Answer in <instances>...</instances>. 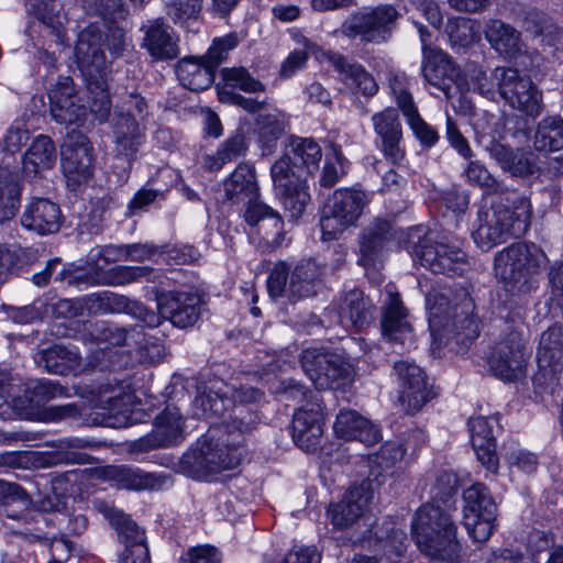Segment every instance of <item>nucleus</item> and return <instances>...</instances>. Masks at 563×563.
<instances>
[{"label": "nucleus", "instance_id": "obj_57", "mask_svg": "<svg viewBox=\"0 0 563 563\" xmlns=\"http://www.w3.org/2000/svg\"><path fill=\"white\" fill-rule=\"evenodd\" d=\"M389 88L395 98L398 109L401 111L406 121L419 114L418 108L409 91L407 78L401 75H391L388 79Z\"/></svg>", "mask_w": 563, "mask_h": 563}, {"label": "nucleus", "instance_id": "obj_2", "mask_svg": "<svg viewBox=\"0 0 563 563\" xmlns=\"http://www.w3.org/2000/svg\"><path fill=\"white\" fill-rule=\"evenodd\" d=\"M432 344L438 349L455 344L467 347L479 334L475 303L463 287L427 297Z\"/></svg>", "mask_w": 563, "mask_h": 563}, {"label": "nucleus", "instance_id": "obj_21", "mask_svg": "<svg viewBox=\"0 0 563 563\" xmlns=\"http://www.w3.org/2000/svg\"><path fill=\"white\" fill-rule=\"evenodd\" d=\"M373 498V488L369 481L353 485L336 504H331L328 515L332 525L344 529L355 523L365 512Z\"/></svg>", "mask_w": 563, "mask_h": 563}, {"label": "nucleus", "instance_id": "obj_4", "mask_svg": "<svg viewBox=\"0 0 563 563\" xmlns=\"http://www.w3.org/2000/svg\"><path fill=\"white\" fill-rule=\"evenodd\" d=\"M264 397V393L253 386H241L228 391L217 388L214 384L197 387V396L192 401V413L198 419L219 418L229 432L241 433L251 431L258 422L256 411L247 405L257 404Z\"/></svg>", "mask_w": 563, "mask_h": 563}, {"label": "nucleus", "instance_id": "obj_35", "mask_svg": "<svg viewBox=\"0 0 563 563\" xmlns=\"http://www.w3.org/2000/svg\"><path fill=\"white\" fill-rule=\"evenodd\" d=\"M335 434L343 440H357L372 445L379 439L378 429L354 410H340L333 426Z\"/></svg>", "mask_w": 563, "mask_h": 563}, {"label": "nucleus", "instance_id": "obj_58", "mask_svg": "<svg viewBox=\"0 0 563 563\" xmlns=\"http://www.w3.org/2000/svg\"><path fill=\"white\" fill-rule=\"evenodd\" d=\"M146 280L148 283H155L156 275L154 269L148 266H115L110 271V284L111 285H126Z\"/></svg>", "mask_w": 563, "mask_h": 563}, {"label": "nucleus", "instance_id": "obj_16", "mask_svg": "<svg viewBox=\"0 0 563 563\" xmlns=\"http://www.w3.org/2000/svg\"><path fill=\"white\" fill-rule=\"evenodd\" d=\"M418 30L423 53L421 73L430 85L442 91L446 99H450L459 90L461 69L445 52L427 44V36H430V33L423 25L419 24Z\"/></svg>", "mask_w": 563, "mask_h": 563}, {"label": "nucleus", "instance_id": "obj_64", "mask_svg": "<svg viewBox=\"0 0 563 563\" xmlns=\"http://www.w3.org/2000/svg\"><path fill=\"white\" fill-rule=\"evenodd\" d=\"M166 7L167 14L175 23L186 22L199 16L203 0H169Z\"/></svg>", "mask_w": 563, "mask_h": 563}, {"label": "nucleus", "instance_id": "obj_36", "mask_svg": "<svg viewBox=\"0 0 563 563\" xmlns=\"http://www.w3.org/2000/svg\"><path fill=\"white\" fill-rule=\"evenodd\" d=\"M134 395L128 384L106 383L98 388L97 407L106 411L108 418L124 420L131 412Z\"/></svg>", "mask_w": 563, "mask_h": 563}, {"label": "nucleus", "instance_id": "obj_53", "mask_svg": "<svg viewBox=\"0 0 563 563\" xmlns=\"http://www.w3.org/2000/svg\"><path fill=\"white\" fill-rule=\"evenodd\" d=\"M60 312L68 316H76L78 309L88 314H107V295L106 291L86 295L76 301L60 300L57 305Z\"/></svg>", "mask_w": 563, "mask_h": 563}, {"label": "nucleus", "instance_id": "obj_47", "mask_svg": "<svg viewBox=\"0 0 563 563\" xmlns=\"http://www.w3.org/2000/svg\"><path fill=\"white\" fill-rule=\"evenodd\" d=\"M134 328L120 327L111 321L95 320L85 323V333L91 341L112 346H123L128 343V334Z\"/></svg>", "mask_w": 563, "mask_h": 563}, {"label": "nucleus", "instance_id": "obj_6", "mask_svg": "<svg viewBox=\"0 0 563 563\" xmlns=\"http://www.w3.org/2000/svg\"><path fill=\"white\" fill-rule=\"evenodd\" d=\"M545 262L547 255L539 246L516 242L495 255V273L508 294L525 297L538 288Z\"/></svg>", "mask_w": 563, "mask_h": 563}, {"label": "nucleus", "instance_id": "obj_33", "mask_svg": "<svg viewBox=\"0 0 563 563\" xmlns=\"http://www.w3.org/2000/svg\"><path fill=\"white\" fill-rule=\"evenodd\" d=\"M387 299L382 317L383 334L390 342L404 344L411 334V324L407 320V310L394 285L386 286Z\"/></svg>", "mask_w": 563, "mask_h": 563}, {"label": "nucleus", "instance_id": "obj_48", "mask_svg": "<svg viewBox=\"0 0 563 563\" xmlns=\"http://www.w3.org/2000/svg\"><path fill=\"white\" fill-rule=\"evenodd\" d=\"M463 517L497 514V506L488 488L482 483H475L466 488L463 493Z\"/></svg>", "mask_w": 563, "mask_h": 563}, {"label": "nucleus", "instance_id": "obj_55", "mask_svg": "<svg viewBox=\"0 0 563 563\" xmlns=\"http://www.w3.org/2000/svg\"><path fill=\"white\" fill-rule=\"evenodd\" d=\"M79 5L91 15L102 18L115 24L118 20H123L126 15V10L122 0H76Z\"/></svg>", "mask_w": 563, "mask_h": 563}, {"label": "nucleus", "instance_id": "obj_23", "mask_svg": "<svg viewBox=\"0 0 563 563\" xmlns=\"http://www.w3.org/2000/svg\"><path fill=\"white\" fill-rule=\"evenodd\" d=\"M183 416L178 407L167 406L154 420L151 433L137 440L134 446L139 451H151L170 446L183 440Z\"/></svg>", "mask_w": 563, "mask_h": 563}, {"label": "nucleus", "instance_id": "obj_17", "mask_svg": "<svg viewBox=\"0 0 563 563\" xmlns=\"http://www.w3.org/2000/svg\"><path fill=\"white\" fill-rule=\"evenodd\" d=\"M398 378V399L407 415H416L435 397L426 372L416 363L399 361L394 364Z\"/></svg>", "mask_w": 563, "mask_h": 563}, {"label": "nucleus", "instance_id": "obj_31", "mask_svg": "<svg viewBox=\"0 0 563 563\" xmlns=\"http://www.w3.org/2000/svg\"><path fill=\"white\" fill-rule=\"evenodd\" d=\"M242 216L247 225L257 227L258 232L264 230V239L275 247L284 241V222L280 214L258 197L245 202Z\"/></svg>", "mask_w": 563, "mask_h": 563}, {"label": "nucleus", "instance_id": "obj_40", "mask_svg": "<svg viewBox=\"0 0 563 563\" xmlns=\"http://www.w3.org/2000/svg\"><path fill=\"white\" fill-rule=\"evenodd\" d=\"M484 148L503 170L509 172L514 176H526L533 173L532 163L528 157L514 151L510 146L500 141L489 139L485 142Z\"/></svg>", "mask_w": 563, "mask_h": 563}, {"label": "nucleus", "instance_id": "obj_19", "mask_svg": "<svg viewBox=\"0 0 563 563\" xmlns=\"http://www.w3.org/2000/svg\"><path fill=\"white\" fill-rule=\"evenodd\" d=\"M539 371L534 384L554 391L563 372V327L554 324L542 332L537 350Z\"/></svg>", "mask_w": 563, "mask_h": 563}, {"label": "nucleus", "instance_id": "obj_15", "mask_svg": "<svg viewBox=\"0 0 563 563\" xmlns=\"http://www.w3.org/2000/svg\"><path fill=\"white\" fill-rule=\"evenodd\" d=\"M98 509L118 532V538L125 549L119 563H151L144 531L123 511L104 500H96Z\"/></svg>", "mask_w": 563, "mask_h": 563}, {"label": "nucleus", "instance_id": "obj_8", "mask_svg": "<svg viewBox=\"0 0 563 563\" xmlns=\"http://www.w3.org/2000/svg\"><path fill=\"white\" fill-rule=\"evenodd\" d=\"M404 245L415 262L434 274L454 276L466 269V253L453 242L434 240L423 227L411 228Z\"/></svg>", "mask_w": 563, "mask_h": 563}, {"label": "nucleus", "instance_id": "obj_25", "mask_svg": "<svg viewBox=\"0 0 563 563\" xmlns=\"http://www.w3.org/2000/svg\"><path fill=\"white\" fill-rule=\"evenodd\" d=\"M63 223L59 206L42 197L31 198L24 206L21 216V225L38 235L55 234Z\"/></svg>", "mask_w": 563, "mask_h": 563}, {"label": "nucleus", "instance_id": "obj_14", "mask_svg": "<svg viewBox=\"0 0 563 563\" xmlns=\"http://www.w3.org/2000/svg\"><path fill=\"white\" fill-rule=\"evenodd\" d=\"M398 18L399 13L393 5L355 12L343 22L342 33L349 37H360L362 42L380 44L391 36Z\"/></svg>", "mask_w": 563, "mask_h": 563}, {"label": "nucleus", "instance_id": "obj_1", "mask_svg": "<svg viewBox=\"0 0 563 563\" xmlns=\"http://www.w3.org/2000/svg\"><path fill=\"white\" fill-rule=\"evenodd\" d=\"M321 158L322 150L313 139L291 136L286 154L271 167L274 187L290 220L299 219L310 201L302 173L314 174Z\"/></svg>", "mask_w": 563, "mask_h": 563}, {"label": "nucleus", "instance_id": "obj_49", "mask_svg": "<svg viewBox=\"0 0 563 563\" xmlns=\"http://www.w3.org/2000/svg\"><path fill=\"white\" fill-rule=\"evenodd\" d=\"M263 154H271L277 140L285 133V115L282 113L260 114L255 120Z\"/></svg>", "mask_w": 563, "mask_h": 563}, {"label": "nucleus", "instance_id": "obj_24", "mask_svg": "<svg viewBox=\"0 0 563 563\" xmlns=\"http://www.w3.org/2000/svg\"><path fill=\"white\" fill-rule=\"evenodd\" d=\"M323 410L321 401H308L295 413L292 438L305 451H314L323 433Z\"/></svg>", "mask_w": 563, "mask_h": 563}, {"label": "nucleus", "instance_id": "obj_38", "mask_svg": "<svg viewBox=\"0 0 563 563\" xmlns=\"http://www.w3.org/2000/svg\"><path fill=\"white\" fill-rule=\"evenodd\" d=\"M175 73L181 86L192 91L209 88L216 74L202 57L197 56L180 58L175 66Z\"/></svg>", "mask_w": 563, "mask_h": 563}, {"label": "nucleus", "instance_id": "obj_11", "mask_svg": "<svg viewBox=\"0 0 563 563\" xmlns=\"http://www.w3.org/2000/svg\"><path fill=\"white\" fill-rule=\"evenodd\" d=\"M495 80L499 97L512 109L536 118L543 110L542 92L531 78L517 68L496 67Z\"/></svg>", "mask_w": 563, "mask_h": 563}, {"label": "nucleus", "instance_id": "obj_51", "mask_svg": "<svg viewBox=\"0 0 563 563\" xmlns=\"http://www.w3.org/2000/svg\"><path fill=\"white\" fill-rule=\"evenodd\" d=\"M36 10L38 20L54 34L57 41L63 42L65 31L64 24L67 21L62 12V5L56 0H42L31 4Z\"/></svg>", "mask_w": 563, "mask_h": 563}, {"label": "nucleus", "instance_id": "obj_62", "mask_svg": "<svg viewBox=\"0 0 563 563\" xmlns=\"http://www.w3.org/2000/svg\"><path fill=\"white\" fill-rule=\"evenodd\" d=\"M238 36L235 34L216 37L207 53L201 57L216 73V69L228 58L229 52L238 45Z\"/></svg>", "mask_w": 563, "mask_h": 563}, {"label": "nucleus", "instance_id": "obj_60", "mask_svg": "<svg viewBox=\"0 0 563 563\" xmlns=\"http://www.w3.org/2000/svg\"><path fill=\"white\" fill-rule=\"evenodd\" d=\"M465 177L471 185L485 189L488 194L503 190L501 184L477 161L467 164L464 170Z\"/></svg>", "mask_w": 563, "mask_h": 563}, {"label": "nucleus", "instance_id": "obj_13", "mask_svg": "<svg viewBox=\"0 0 563 563\" xmlns=\"http://www.w3.org/2000/svg\"><path fill=\"white\" fill-rule=\"evenodd\" d=\"M366 205V195L357 189H339L323 209L320 219L322 239L330 241L336 239L346 228L354 224Z\"/></svg>", "mask_w": 563, "mask_h": 563}, {"label": "nucleus", "instance_id": "obj_30", "mask_svg": "<svg viewBox=\"0 0 563 563\" xmlns=\"http://www.w3.org/2000/svg\"><path fill=\"white\" fill-rule=\"evenodd\" d=\"M112 129L115 158L130 167L145 141V132L139 120L130 114H117Z\"/></svg>", "mask_w": 563, "mask_h": 563}, {"label": "nucleus", "instance_id": "obj_32", "mask_svg": "<svg viewBox=\"0 0 563 563\" xmlns=\"http://www.w3.org/2000/svg\"><path fill=\"white\" fill-rule=\"evenodd\" d=\"M394 238L393 225L389 221L376 218L363 230L360 238L358 264L367 267L378 263L387 243Z\"/></svg>", "mask_w": 563, "mask_h": 563}, {"label": "nucleus", "instance_id": "obj_22", "mask_svg": "<svg viewBox=\"0 0 563 563\" xmlns=\"http://www.w3.org/2000/svg\"><path fill=\"white\" fill-rule=\"evenodd\" d=\"M375 133L380 139L385 158L394 165H399L406 156L402 147V126L398 109L387 107L372 117Z\"/></svg>", "mask_w": 563, "mask_h": 563}, {"label": "nucleus", "instance_id": "obj_42", "mask_svg": "<svg viewBox=\"0 0 563 563\" xmlns=\"http://www.w3.org/2000/svg\"><path fill=\"white\" fill-rule=\"evenodd\" d=\"M106 295L107 314L126 313L142 321L146 327L156 328L159 325V316L156 311L148 309L142 302L111 291H106Z\"/></svg>", "mask_w": 563, "mask_h": 563}, {"label": "nucleus", "instance_id": "obj_46", "mask_svg": "<svg viewBox=\"0 0 563 563\" xmlns=\"http://www.w3.org/2000/svg\"><path fill=\"white\" fill-rule=\"evenodd\" d=\"M201 444L210 475L224 470L235 468L240 464L241 454L236 448L219 445V442L212 439H205L201 441Z\"/></svg>", "mask_w": 563, "mask_h": 563}, {"label": "nucleus", "instance_id": "obj_34", "mask_svg": "<svg viewBox=\"0 0 563 563\" xmlns=\"http://www.w3.org/2000/svg\"><path fill=\"white\" fill-rule=\"evenodd\" d=\"M223 192L232 203L246 202L260 197L256 172L252 164L242 162L223 181Z\"/></svg>", "mask_w": 563, "mask_h": 563}, {"label": "nucleus", "instance_id": "obj_44", "mask_svg": "<svg viewBox=\"0 0 563 563\" xmlns=\"http://www.w3.org/2000/svg\"><path fill=\"white\" fill-rule=\"evenodd\" d=\"M22 185L15 173L0 166V223L14 218L21 205Z\"/></svg>", "mask_w": 563, "mask_h": 563}, {"label": "nucleus", "instance_id": "obj_39", "mask_svg": "<svg viewBox=\"0 0 563 563\" xmlns=\"http://www.w3.org/2000/svg\"><path fill=\"white\" fill-rule=\"evenodd\" d=\"M486 41L500 55L515 57L521 51L520 33L501 20L490 19L484 27Z\"/></svg>", "mask_w": 563, "mask_h": 563}, {"label": "nucleus", "instance_id": "obj_37", "mask_svg": "<svg viewBox=\"0 0 563 563\" xmlns=\"http://www.w3.org/2000/svg\"><path fill=\"white\" fill-rule=\"evenodd\" d=\"M144 30L143 46L155 59H173L178 55V46L172 29L162 20L150 21Z\"/></svg>", "mask_w": 563, "mask_h": 563}, {"label": "nucleus", "instance_id": "obj_9", "mask_svg": "<svg viewBox=\"0 0 563 563\" xmlns=\"http://www.w3.org/2000/svg\"><path fill=\"white\" fill-rule=\"evenodd\" d=\"M324 267L314 260H301L292 268L278 262L267 278V290L272 298L286 297L290 302L313 297L322 286Z\"/></svg>", "mask_w": 563, "mask_h": 563}, {"label": "nucleus", "instance_id": "obj_5", "mask_svg": "<svg viewBox=\"0 0 563 563\" xmlns=\"http://www.w3.org/2000/svg\"><path fill=\"white\" fill-rule=\"evenodd\" d=\"M411 529L417 547L424 555L442 563L457 559L461 550L457 526L449 511L426 503L417 509Z\"/></svg>", "mask_w": 563, "mask_h": 563}, {"label": "nucleus", "instance_id": "obj_27", "mask_svg": "<svg viewBox=\"0 0 563 563\" xmlns=\"http://www.w3.org/2000/svg\"><path fill=\"white\" fill-rule=\"evenodd\" d=\"M62 167L65 175L76 181L88 180L93 172L92 146L81 133H74L62 148Z\"/></svg>", "mask_w": 563, "mask_h": 563}, {"label": "nucleus", "instance_id": "obj_41", "mask_svg": "<svg viewBox=\"0 0 563 563\" xmlns=\"http://www.w3.org/2000/svg\"><path fill=\"white\" fill-rule=\"evenodd\" d=\"M35 362L51 374L66 375L79 366L80 356L76 350L55 344L38 352Z\"/></svg>", "mask_w": 563, "mask_h": 563}, {"label": "nucleus", "instance_id": "obj_7", "mask_svg": "<svg viewBox=\"0 0 563 563\" xmlns=\"http://www.w3.org/2000/svg\"><path fill=\"white\" fill-rule=\"evenodd\" d=\"M504 318L505 327L487 356V363L494 376L514 382L525 375L531 355L523 336L525 309L518 306Z\"/></svg>", "mask_w": 563, "mask_h": 563}, {"label": "nucleus", "instance_id": "obj_18", "mask_svg": "<svg viewBox=\"0 0 563 563\" xmlns=\"http://www.w3.org/2000/svg\"><path fill=\"white\" fill-rule=\"evenodd\" d=\"M155 300L159 316V325L163 320L179 329L194 327L201 318L202 298L191 290H156Z\"/></svg>", "mask_w": 563, "mask_h": 563}, {"label": "nucleus", "instance_id": "obj_52", "mask_svg": "<svg viewBox=\"0 0 563 563\" xmlns=\"http://www.w3.org/2000/svg\"><path fill=\"white\" fill-rule=\"evenodd\" d=\"M405 448L400 442L388 441L384 443L379 451L371 461V473L378 476L389 473L405 455Z\"/></svg>", "mask_w": 563, "mask_h": 563}, {"label": "nucleus", "instance_id": "obj_29", "mask_svg": "<svg viewBox=\"0 0 563 563\" xmlns=\"http://www.w3.org/2000/svg\"><path fill=\"white\" fill-rule=\"evenodd\" d=\"M333 309L341 324H350L357 330L368 327L374 320L375 306L358 288L342 292L333 301Z\"/></svg>", "mask_w": 563, "mask_h": 563}, {"label": "nucleus", "instance_id": "obj_61", "mask_svg": "<svg viewBox=\"0 0 563 563\" xmlns=\"http://www.w3.org/2000/svg\"><path fill=\"white\" fill-rule=\"evenodd\" d=\"M496 515H471V517H463V526L475 542H486L496 527Z\"/></svg>", "mask_w": 563, "mask_h": 563}, {"label": "nucleus", "instance_id": "obj_12", "mask_svg": "<svg viewBox=\"0 0 563 563\" xmlns=\"http://www.w3.org/2000/svg\"><path fill=\"white\" fill-rule=\"evenodd\" d=\"M300 365L314 387L320 390L339 389L352 379L350 364L341 356L323 349H305L300 354Z\"/></svg>", "mask_w": 563, "mask_h": 563}, {"label": "nucleus", "instance_id": "obj_54", "mask_svg": "<svg viewBox=\"0 0 563 563\" xmlns=\"http://www.w3.org/2000/svg\"><path fill=\"white\" fill-rule=\"evenodd\" d=\"M178 470L189 477L209 481L211 475L201 441H198L195 446L184 453L179 460Z\"/></svg>", "mask_w": 563, "mask_h": 563}, {"label": "nucleus", "instance_id": "obj_63", "mask_svg": "<svg viewBox=\"0 0 563 563\" xmlns=\"http://www.w3.org/2000/svg\"><path fill=\"white\" fill-rule=\"evenodd\" d=\"M63 107L51 104L52 118L60 124H74L86 115V107L81 103L80 98L74 100H65L60 102Z\"/></svg>", "mask_w": 563, "mask_h": 563}, {"label": "nucleus", "instance_id": "obj_28", "mask_svg": "<svg viewBox=\"0 0 563 563\" xmlns=\"http://www.w3.org/2000/svg\"><path fill=\"white\" fill-rule=\"evenodd\" d=\"M106 477L119 488L130 490H161L173 485L170 474L151 473L128 465L109 466L104 472Z\"/></svg>", "mask_w": 563, "mask_h": 563}, {"label": "nucleus", "instance_id": "obj_20", "mask_svg": "<svg viewBox=\"0 0 563 563\" xmlns=\"http://www.w3.org/2000/svg\"><path fill=\"white\" fill-rule=\"evenodd\" d=\"M467 424L477 460L487 471L495 474L499 465L496 451V434L501 430L499 416L472 417Z\"/></svg>", "mask_w": 563, "mask_h": 563}, {"label": "nucleus", "instance_id": "obj_3", "mask_svg": "<svg viewBox=\"0 0 563 563\" xmlns=\"http://www.w3.org/2000/svg\"><path fill=\"white\" fill-rule=\"evenodd\" d=\"M531 218L532 206L529 198L508 191L497 197L488 208L477 212V224L472 238L486 252L509 239L523 236L530 228Z\"/></svg>", "mask_w": 563, "mask_h": 563}, {"label": "nucleus", "instance_id": "obj_59", "mask_svg": "<svg viewBox=\"0 0 563 563\" xmlns=\"http://www.w3.org/2000/svg\"><path fill=\"white\" fill-rule=\"evenodd\" d=\"M111 202L112 200L109 197H102L93 202L87 219L79 225L81 233L86 232L93 235L103 230L109 218Z\"/></svg>", "mask_w": 563, "mask_h": 563}, {"label": "nucleus", "instance_id": "obj_56", "mask_svg": "<svg viewBox=\"0 0 563 563\" xmlns=\"http://www.w3.org/2000/svg\"><path fill=\"white\" fill-rule=\"evenodd\" d=\"M221 76L227 87L240 89L247 93H260L265 91V85L255 79L245 67L222 68Z\"/></svg>", "mask_w": 563, "mask_h": 563}, {"label": "nucleus", "instance_id": "obj_45", "mask_svg": "<svg viewBox=\"0 0 563 563\" xmlns=\"http://www.w3.org/2000/svg\"><path fill=\"white\" fill-rule=\"evenodd\" d=\"M533 146L539 152H554L563 148V118L544 117L538 123Z\"/></svg>", "mask_w": 563, "mask_h": 563}, {"label": "nucleus", "instance_id": "obj_43", "mask_svg": "<svg viewBox=\"0 0 563 563\" xmlns=\"http://www.w3.org/2000/svg\"><path fill=\"white\" fill-rule=\"evenodd\" d=\"M56 162V148L47 135H38L23 156V170L37 174L51 169Z\"/></svg>", "mask_w": 563, "mask_h": 563}, {"label": "nucleus", "instance_id": "obj_10", "mask_svg": "<svg viewBox=\"0 0 563 563\" xmlns=\"http://www.w3.org/2000/svg\"><path fill=\"white\" fill-rule=\"evenodd\" d=\"M102 43L103 33L100 27L93 23L89 24L78 34L75 58L87 81L88 89L100 97L101 109L109 110L107 65Z\"/></svg>", "mask_w": 563, "mask_h": 563}, {"label": "nucleus", "instance_id": "obj_50", "mask_svg": "<svg viewBox=\"0 0 563 563\" xmlns=\"http://www.w3.org/2000/svg\"><path fill=\"white\" fill-rule=\"evenodd\" d=\"M423 492L430 499L448 505L457 493V478L449 471H439L429 478Z\"/></svg>", "mask_w": 563, "mask_h": 563}, {"label": "nucleus", "instance_id": "obj_26", "mask_svg": "<svg viewBox=\"0 0 563 563\" xmlns=\"http://www.w3.org/2000/svg\"><path fill=\"white\" fill-rule=\"evenodd\" d=\"M328 60L338 74V80L353 95L373 97L378 91L374 76L360 63L340 53H330Z\"/></svg>", "mask_w": 563, "mask_h": 563}]
</instances>
